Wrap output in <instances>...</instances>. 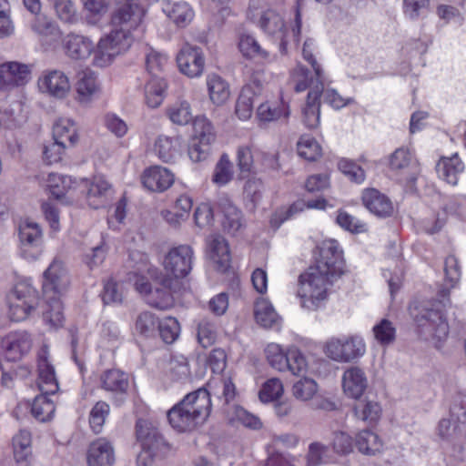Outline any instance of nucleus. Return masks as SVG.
Returning a JSON list of instances; mask_svg holds the SVG:
<instances>
[{"label":"nucleus","instance_id":"obj_1","mask_svg":"<svg viewBox=\"0 0 466 466\" xmlns=\"http://www.w3.org/2000/svg\"><path fill=\"white\" fill-rule=\"evenodd\" d=\"M344 272L342 250L335 239L324 240L319 256L299 278L298 296L302 308L316 310L328 299L334 281Z\"/></svg>","mask_w":466,"mask_h":466},{"label":"nucleus","instance_id":"obj_2","mask_svg":"<svg viewBox=\"0 0 466 466\" xmlns=\"http://www.w3.org/2000/svg\"><path fill=\"white\" fill-rule=\"evenodd\" d=\"M66 271L60 261L54 260L44 272L43 293L46 308L43 309L44 320L54 328L62 326L64 321L61 293L68 286Z\"/></svg>","mask_w":466,"mask_h":466},{"label":"nucleus","instance_id":"obj_3","mask_svg":"<svg viewBox=\"0 0 466 466\" xmlns=\"http://www.w3.org/2000/svg\"><path fill=\"white\" fill-rule=\"evenodd\" d=\"M416 332L435 348H441L449 336V324L443 311L435 303H425L410 308Z\"/></svg>","mask_w":466,"mask_h":466},{"label":"nucleus","instance_id":"obj_4","mask_svg":"<svg viewBox=\"0 0 466 466\" xmlns=\"http://www.w3.org/2000/svg\"><path fill=\"white\" fill-rule=\"evenodd\" d=\"M8 317L15 322L24 321L37 313L40 298L29 279L18 281L6 297Z\"/></svg>","mask_w":466,"mask_h":466},{"label":"nucleus","instance_id":"obj_5","mask_svg":"<svg viewBox=\"0 0 466 466\" xmlns=\"http://www.w3.org/2000/svg\"><path fill=\"white\" fill-rule=\"evenodd\" d=\"M146 11L138 3H127L117 7L112 14L110 33H116V37L121 36L129 38V46L131 47L135 39L143 33V19Z\"/></svg>","mask_w":466,"mask_h":466},{"label":"nucleus","instance_id":"obj_6","mask_svg":"<svg viewBox=\"0 0 466 466\" xmlns=\"http://www.w3.org/2000/svg\"><path fill=\"white\" fill-rule=\"evenodd\" d=\"M193 255L188 245L170 248L162 260V283L166 286L177 284L179 279L186 278L192 269Z\"/></svg>","mask_w":466,"mask_h":466},{"label":"nucleus","instance_id":"obj_7","mask_svg":"<svg viewBox=\"0 0 466 466\" xmlns=\"http://www.w3.org/2000/svg\"><path fill=\"white\" fill-rule=\"evenodd\" d=\"M437 433L440 438L453 445L466 442V396L454 400L451 407V418L440 420Z\"/></svg>","mask_w":466,"mask_h":466},{"label":"nucleus","instance_id":"obj_8","mask_svg":"<svg viewBox=\"0 0 466 466\" xmlns=\"http://www.w3.org/2000/svg\"><path fill=\"white\" fill-rule=\"evenodd\" d=\"M324 352L330 360L347 363L360 359L366 353L364 339L358 334L332 337L324 345Z\"/></svg>","mask_w":466,"mask_h":466},{"label":"nucleus","instance_id":"obj_9","mask_svg":"<svg viewBox=\"0 0 466 466\" xmlns=\"http://www.w3.org/2000/svg\"><path fill=\"white\" fill-rule=\"evenodd\" d=\"M248 17L268 35L276 36L280 40V47L287 45V29L284 18L273 9H262L258 1H251L248 10Z\"/></svg>","mask_w":466,"mask_h":466},{"label":"nucleus","instance_id":"obj_10","mask_svg":"<svg viewBox=\"0 0 466 466\" xmlns=\"http://www.w3.org/2000/svg\"><path fill=\"white\" fill-rule=\"evenodd\" d=\"M129 38L121 36L116 37V33H108L102 36L96 45L94 44L92 51V65L96 67L109 66L116 56L126 53L129 48Z\"/></svg>","mask_w":466,"mask_h":466},{"label":"nucleus","instance_id":"obj_11","mask_svg":"<svg viewBox=\"0 0 466 466\" xmlns=\"http://www.w3.org/2000/svg\"><path fill=\"white\" fill-rule=\"evenodd\" d=\"M38 91L56 99L66 98L71 90V83L66 73L57 69L44 70L36 81Z\"/></svg>","mask_w":466,"mask_h":466},{"label":"nucleus","instance_id":"obj_12","mask_svg":"<svg viewBox=\"0 0 466 466\" xmlns=\"http://www.w3.org/2000/svg\"><path fill=\"white\" fill-rule=\"evenodd\" d=\"M32 65L8 61L0 65V89L9 91L25 86L31 79Z\"/></svg>","mask_w":466,"mask_h":466},{"label":"nucleus","instance_id":"obj_13","mask_svg":"<svg viewBox=\"0 0 466 466\" xmlns=\"http://www.w3.org/2000/svg\"><path fill=\"white\" fill-rule=\"evenodd\" d=\"M167 417L171 427L180 432L191 431L208 420L201 412H195L184 406L181 400L167 411Z\"/></svg>","mask_w":466,"mask_h":466},{"label":"nucleus","instance_id":"obj_14","mask_svg":"<svg viewBox=\"0 0 466 466\" xmlns=\"http://www.w3.org/2000/svg\"><path fill=\"white\" fill-rule=\"evenodd\" d=\"M179 71L191 78L198 77L203 74L205 59L201 49L188 44L182 46L177 56Z\"/></svg>","mask_w":466,"mask_h":466},{"label":"nucleus","instance_id":"obj_15","mask_svg":"<svg viewBox=\"0 0 466 466\" xmlns=\"http://www.w3.org/2000/svg\"><path fill=\"white\" fill-rule=\"evenodd\" d=\"M390 167L399 175H405L410 183H414L420 172L418 160L404 147L397 148L390 155Z\"/></svg>","mask_w":466,"mask_h":466},{"label":"nucleus","instance_id":"obj_16","mask_svg":"<svg viewBox=\"0 0 466 466\" xmlns=\"http://www.w3.org/2000/svg\"><path fill=\"white\" fill-rule=\"evenodd\" d=\"M62 47L68 58L75 61H86L94 51V43L86 35L69 33L62 39Z\"/></svg>","mask_w":466,"mask_h":466},{"label":"nucleus","instance_id":"obj_17","mask_svg":"<svg viewBox=\"0 0 466 466\" xmlns=\"http://www.w3.org/2000/svg\"><path fill=\"white\" fill-rule=\"evenodd\" d=\"M37 367L39 390L46 394H56L59 387L54 366L49 361V351L46 346L42 347L38 353Z\"/></svg>","mask_w":466,"mask_h":466},{"label":"nucleus","instance_id":"obj_18","mask_svg":"<svg viewBox=\"0 0 466 466\" xmlns=\"http://www.w3.org/2000/svg\"><path fill=\"white\" fill-rule=\"evenodd\" d=\"M141 181L149 191L164 192L174 184L175 176L167 167L153 166L143 172Z\"/></svg>","mask_w":466,"mask_h":466},{"label":"nucleus","instance_id":"obj_19","mask_svg":"<svg viewBox=\"0 0 466 466\" xmlns=\"http://www.w3.org/2000/svg\"><path fill=\"white\" fill-rule=\"evenodd\" d=\"M136 437L141 449L159 451L166 446L165 441L158 430L150 421L146 420L140 419L137 421Z\"/></svg>","mask_w":466,"mask_h":466},{"label":"nucleus","instance_id":"obj_20","mask_svg":"<svg viewBox=\"0 0 466 466\" xmlns=\"http://www.w3.org/2000/svg\"><path fill=\"white\" fill-rule=\"evenodd\" d=\"M261 91L262 85L258 80H253L241 89L235 109V113L240 120H248L251 117L254 100L260 96Z\"/></svg>","mask_w":466,"mask_h":466},{"label":"nucleus","instance_id":"obj_21","mask_svg":"<svg viewBox=\"0 0 466 466\" xmlns=\"http://www.w3.org/2000/svg\"><path fill=\"white\" fill-rule=\"evenodd\" d=\"M88 466H113L114 448L106 439L99 438L89 445L86 456Z\"/></svg>","mask_w":466,"mask_h":466},{"label":"nucleus","instance_id":"obj_22","mask_svg":"<svg viewBox=\"0 0 466 466\" xmlns=\"http://www.w3.org/2000/svg\"><path fill=\"white\" fill-rule=\"evenodd\" d=\"M77 100L82 104L91 102L101 91L97 75L86 69L82 71L76 82Z\"/></svg>","mask_w":466,"mask_h":466},{"label":"nucleus","instance_id":"obj_23","mask_svg":"<svg viewBox=\"0 0 466 466\" xmlns=\"http://www.w3.org/2000/svg\"><path fill=\"white\" fill-rule=\"evenodd\" d=\"M4 346L6 358L16 361L29 352L32 340L28 333L25 331L12 332L5 337Z\"/></svg>","mask_w":466,"mask_h":466},{"label":"nucleus","instance_id":"obj_24","mask_svg":"<svg viewBox=\"0 0 466 466\" xmlns=\"http://www.w3.org/2000/svg\"><path fill=\"white\" fill-rule=\"evenodd\" d=\"M368 386L364 371L358 367L347 369L342 376V388L345 394L352 399L361 397Z\"/></svg>","mask_w":466,"mask_h":466},{"label":"nucleus","instance_id":"obj_25","mask_svg":"<svg viewBox=\"0 0 466 466\" xmlns=\"http://www.w3.org/2000/svg\"><path fill=\"white\" fill-rule=\"evenodd\" d=\"M323 92V83L315 84L307 96L306 106L302 109L303 123L309 128H315L319 124L320 95Z\"/></svg>","mask_w":466,"mask_h":466},{"label":"nucleus","instance_id":"obj_26","mask_svg":"<svg viewBox=\"0 0 466 466\" xmlns=\"http://www.w3.org/2000/svg\"><path fill=\"white\" fill-rule=\"evenodd\" d=\"M218 205L223 214L222 227L224 230L235 235L245 226L241 211L227 198H220Z\"/></svg>","mask_w":466,"mask_h":466},{"label":"nucleus","instance_id":"obj_27","mask_svg":"<svg viewBox=\"0 0 466 466\" xmlns=\"http://www.w3.org/2000/svg\"><path fill=\"white\" fill-rule=\"evenodd\" d=\"M83 187L86 188V200L93 208L102 207L110 192L109 183L101 176H96L91 181H82Z\"/></svg>","mask_w":466,"mask_h":466},{"label":"nucleus","instance_id":"obj_28","mask_svg":"<svg viewBox=\"0 0 466 466\" xmlns=\"http://www.w3.org/2000/svg\"><path fill=\"white\" fill-rule=\"evenodd\" d=\"M362 201L364 206L378 217H389L393 211L390 198L375 188L366 189L362 194Z\"/></svg>","mask_w":466,"mask_h":466},{"label":"nucleus","instance_id":"obj_29","mask_svg":"<svg viewBox=\"0 0 466 466\" xmlns=\"http://www.w3.org/2000/svg\"><path fill=\"white\" fill-rule=\"evenodd\" d=\"M206 85L212 104L221 106L228 102L230 97V86L223 77L218 74H208Z\"/></svg>","mask_w":466,"mask_h":466},{"label":"nucleus","instance_id":"obj_30","mask_svg":"<svg viewBox=\"0 0 466 466\" xmlns=\"http://www.w3.org/2000/svg\"><path fill=\"white\" fill-rule=\"evenodd\" d=\"M439 177L448 184L455 186L459 181V176L464 170V164L457 154L451 157H441L436 166Z\"/></svg>","mask_w":466,"mask_h":466},{"label":"nucleus","instance_id":"obj_31","mask_svg":"<svg viewBox=\"0 0 466 466\" xmlns=\"http://www.w3.org/2000/svg\"><path fill=\"white\" fill-rule=\"evenodd\" d=\"M353 412L356 419L368 425H375L382 415V408L375 400L365 398L354 405Z\"/></svg>","mask_w":466,"mask_h":466},{"label":"nucleus","instance_id":"obj_32","mask_svg":"<svg viewBox=\"0 0 466 466\" xmlns=\"http://www.w3.org/2000/svg\"><path fill=\"white\" fill-rule=\"evenodd\" d=\"M181 150V138L179 137H167L160 135L155 141L154 151L163 162H172Z\"/></svg>","mask_w":466,"mask_h":466},{"label":"nucleus","instance_id":"obj_33","mask_svg":"<svg viewBox=\"0 0 466 466\" xmlns=\"http://www.w3.org/2000/svg\"><path fill=\"white\" fill-rule=\"evenodd\" d=\"M76 181L68 176H61L55 173L48 174L46 186L50 193L57 199L64 197L73 198V191Z\"/></svg>","mask_w":466,"mask_h":466},{"label":"nucleus","instance_id":"obj_34","mask_svg":"<svg viewBox=\"0 0 466 466\" xmlns=\"http://www.w3.org/2000/svg\"><path fill=\"white\" fill-rule=\"evenodd\" d=\"M143 273H147L151 278H156L157 279L158 278L157 277V268L150 265L147 256L145 255H142L141 262L137 266V271L129 273V280L134 281L136 289L147 298L152 289L147 279L142 275Z\"/></svg>","mask_w":466,"mask_h":466},{"label":"nucleus","instance_id":"obj_35","mask_svg":"<svg viewBox=\"0 0 466 466\" xmlns=\"http://www.w3.org/2000/svg\"><path fill=\"white\" fill-rule=\"evenodd\" d=\"M210 259L218 265V269L226 270L230 263V252L226 239L219 235L211 236L208 241Z\"/></svg>","mask_w":466,"mask_h":466},{"label":"nucleus","instance_id":"obj_36","mask_svg":"<svg viewBox=\"0 0 466 466\" xmlns=\"http://www.w3.org/2000/svg\"><path fill=\"white\" fill-rule=\"evenodd\" d=\"M355 445L361 454L368 456H375L383 450L381 438L370 430H362L356 434Z\"/></svg>","mask_w":466,"mask_h":466},{"label":"nucleus","instance_id":"obj_37","mask_svg":"<svg viewBox=\"0 0 466 466\" xmlns=\"http://www.w3.org/2000/svg\"><path fill=\"white\" fill-rule=\"evenodd\" d=\"M254 316L257 323L264 328H279L281 322V319L272 304L263 298L256 301Z\"/></svg>","mask_w":466,"mask_h":466},{"label":"nucleus","instance_id":"obj_38","mask_svg":"<svg viewBox=\"0 0 466 466\" xmlns=\"http://www.w3.org/2000/svg\"><path fill=\"white\" fill-rule=\"evenodd\" d=\"M54 140L62 142L66 147L74 146L78 140L75 121L67 117L58 118L53 127Z\"/></svg>","mask_w":466,"mask_h":466},{"label":"nucleus","instance_id":"obj_39","mask_svg":"<svg viewBox=\"0 0 466 466\" xmlns=\"http://www.w3.org/2000/svg\"><path fill=\"white\" fill-rule=\"evenodd\" d=\"M157 282L161 288H155L149 291L146 298L147 303L158 309H167L174 304L172 290L177 284L164 285L162 276L157 278Z\"/></svg>","mask_w":466,"mask_h":466},{"label":"nucleus","instance_id":"obj_40","mask_svg":"<svg viewBox=\"0 0 466 466\" xmlns=\"http://www.w3.org/2000/svg\"><path fill=\"white\" fill-rule=\"evenodd\" d=\"M285 371L294 376H306L313 372L305 354L295 345L288 347Z\"/></svg>","mask_w":466,"mask_h":466},{"label":"nucleus","instance_id":"obj_41","mask_svg":"<svg viewBox=\"0 0 466 466\" xmlns=\"http://www.w3.org/2000/svg\"><path fill=\"white\" fill-rule=\"evenodd\" d=\"M181 401H183L184 406L186 405L195 412H201V415L206 419L210 415L212 408L210 393L204 388L188 393Z\"/></svg>","mask_w":466,"mask_h":466},{"label":"nucleus","instance_id":"obj_42","mask_svg":"<svg viewBox=\"0 0 466 466\" xmlns=\"http://www.w3.org/2000/svg\"><path fill=\"white\" fill-rule=\"evenodd\" d=\"M167 87V82L163 77L151 76L145 86L147 105L151 108L158 107L165 98Z\"/></svg>","mask_w":466,"mask_h":466},{"label":"nucleus","instance_id":"obj_43","mask_svg":"<svg viewBox=\"0 0 466 466\" xmlns=\"http://www.w3.org/2000/svg\"><path fill=\"white\" fill-rule=\"evenodd\" d=\"M163 11L178 26L187 25L194 16L193 10L185 2H165Z\"/></svg>","mask_w":466,"mask_h":466},{"label":"nucleus","instance_id":"obj_44","mask_svg":"<svg viewBox=\"0 0 466 466\" xmlns=\"http://www.w3.org/2000/svg\"><path fill=\"white\" fill-rule=\"evenodd\" d=\"M257 116L262 122L287 119L289 116V107L283 101L279 103H263L258 107Z\"/></svg>","mask_w":466,"mask_h":466},{"label":"nucleus","instance_id":"obj_45","mask_svg":"<svg viewBox=\"0 0 466 466\" xmlns=\"http://www.w3.org/2000/svg\"><path fill=\"white\" fill-rule=\"evenodd\" d=\"M102 388L107 391L124 393L128 389L127 375L119 370H109L101 376Z\"/></svg>","mask_w":466,"mask_h":466},{"label":"nucleus","instance_id":"obj_46","mask_svg":"<svg viewBox=\"0 0 466 466\" xmlns=\"http://www.w3.org/2000/svg\"><path fill=\"white\" fill-rule=\"evenodd\" d=\"M158 317L150 311L140 312L135 320V330L145 338H154L157 334Z\"/></svg>","mask_w":466,"mask_h":466},{"label":"nucleus","instance_id":"obj_47","mask_svg":"<svg viewBox=\"0 0 466 466\" xmlns=\"http://www.w3.org/2000/svg\"><path fill=\"white\" fill-rule=\"evenodd\" d=\"M238 48L242 55L248 58L267 60L268 52L261 47L253 35L242 34L239 36Z\"/></svg>","mask_w":466,"mask_h":466},{"label":"nucleus","instance_id":"obj_48","mask_svg":"<svg viewBox=\"0 0 466 466\" xmlns=\"http://www.w3.org/2000/svg\"><path fill=\"white\" fill-rule=\"evenodd\" d=\"M51 394L41 392L34 399L31 406L32 415L39 421L49 420L56 410L54 401L49 398Z\"/></svg>","mask_w":466,"mask_h":466},{"label":"nucleus","instance_id":"obj_49","mask_svg":"<svg viewBox=\"0 0 466 466\" xmlns=\"http://www.w3.org/2000/svg\"><path fill=\"white\" fill-rule=\"evenodd\" d=\"M57 18L68 25L76 24L79 20L77 8L72 0H50Z\"/></svg>","mask_w":466,"mask_h":466},{"label":"nucleus","instance_id":"obj_50","mask_svg":"<svg viewBox=\"0 0 466 466\" xmlns=\"http://www.w3.org/2000/svg\"><path fill=\"white\" fill-rule=\"evenodd\" d=\"M329 446L336 455L347 456L353 451L354 442L348 432L335 431L331 434Z\"/></svg>","mask_w":466,"mask_h":466},{"label":"nucleus","instance_id":"obj_51","mask_svg":"<svg viewBox=\"0 0 466 466\" xmlns=\"http://www.w3.org/2000/svg\"><path fill=\"white\" fill-rule=\"evenodd\" d=\"M208 386L218 398L224 400L225 403L230 402L236 396V387L230 377L221 376L213 378L209 381Z\"/></svg>","mask_w":466,"mask_h":466},{"label":"nucleus","instance_id":"obj_52","mask_svg":"<svg viewBox=\"0 0 466 466\" xmlns=\"http://www.w3.org/2000/svg\"><path fill=\"white\" fill-rule=\"evenodd\" d=\"M19 238L23 244L37 246L42 239V229L36 222L25 219L19 226Z\"/></svg>","mask_w":466,"mask_h":466},{"label":"nucleus","instance_id":"obj_53","mask_svg":"<svg viewBox=\"0 0 466 466\" xmlns=\"http://www.w3.org/2000/svg\"><path fill=\"white\" fill-rule=\"evenodd\" d=\"M372 332L376 341L383 347L392 344L396 339V328L387 319H380L373 327Z\"/></svg>","mask_w":466,"mask_h":466},{"label":"nucleus","instance_id":"obj_54","mask_svg":"<svg viewBox=\"0 0 466 466\" xmlns=\"http://www.w3.org/2000/svg\"><path fill=\"white\" fill-rule=\"evenodd\" d=\"M193 139L200 144L209 146L215 140V133L211 122L205 116H197L193 122Z\"/></svg>","mask_w":466,"mask_h":466},{"label":"nucleus","instance_id":"obj_55","mask_svg":"<svg viewBox=\"0 0 466 466\" xmlns=\"http://www.w3.org/2000/svg\"><path fill=\"white\" fill-rule=\"evenodd\" d=\"M265 355L268 364L275 370L285 372L288 348L285 350L278 343H269L265 348Z\"/></svg>","mask_w":466,"mask_h":466},{"label":"nucleus","instance_id":"obj_56","mask_svg":"<svg viewBox=\"0 0 466 466\" xmlns=\"http://www.w3.org/2000/svg\"><path fill=\"white\" fill-rule=\"evenodd\" d=\"M167 116L170 121L176 125L184 126L192 119L190 104L186 100H180L167 108Z\"/></svg>","mask_w":466,"mask_h":466},{"label":"nucleus","instance_id":"obj_57","mask_svg":"<svg viewBox=\"0 0 466 466\" xmlns=\"http://www.w3.org/2000/svg\"><path fill=\"white\" fill-rule=\"evenodd\" d=\"M297 149L299 155L309 161H314L321 155L319 144L309 135H304L299 138Z\"/></svg>","mask_w":466,"mask_h":466},{"label":"nucleus","instance_id":"obj_58","mask_svg":"<svg viewBox=\"0 0 466 466\" xmlns=\"http://www.w3.org/2000/svg\"><path fill=\"white\" fill-rule=\"evenodd\" d=\"M232 177L233 165L230 162L228 156L223 154L215 167L212 181L221 187L228 184Z\"/></svg>","mask_w":466,"mask_h":466},{"label":"nucleus","instance_id":"obj_59","mask_svg":"<svg viewBox=\"0 0 466 466\" xmlns=\"http://www.w3.org/2000/svg\"><path fill=\"white\" fill-rule=\"evenodd\" d=\"M157 333L166 343H173L179 336L180 326L173 317H167L159 321Z\"/></svg>","mask_w":466,"mask_h":466},{"label":"nucleus","instance_id":"obj_60","mask_svg":"<svg viewBox=\"0 0 466 466\" xmlns=\"http://www.w3.org/2000/svg\"><path fill=\"white\" fill-rule=\"evenodd\" d=\"M331 461L328 454V447L319 442H312L309 446L307 466H320Z\"/></svg>","mask_w":466,"mask_h":466},{"label":"nucleus","instance_id":"obj_61","mask_svg":"<svg viewBox=\"0 0 466 466\" xmlns=\"http://www.w3.org/2000/svg\"><path fill=\"white\" fill-rule=\"evenodd\" d=\"M304 378L294 383L292 387L293 396L300 400H309L313 398L318 390V385L312 379Z\"/></svg>","mask_w":466,"mask_h":466},{"label":"nucleus","instance_id":"obj_62","mask_svg":"<svg viewBox=\"0 0 466 466\" xmlns=\"http://www.w3.org/2000/svg\"><path fill=\"white\" fill-rule=\"evenodd\" d=\"M283 384L280 380H268L259 390L258 396L262 402H270L279 399L283 393Z\"/></svg>","mask_w":466,"mask_h":466},{"label":"nucleus","instance_id":"obj_63","mask_svg":"<svg viewBox=\"0 0 466 466\" xmlns=\"http://www.w3.org/2000/svg\"><path fill=\"white\" fill-rule=\"evenodd\" d=\"M109 413V405L105 401H98L90 411L89 423L95 433H99Z\"/></svg>","mask_w":466,"mask_h":466},{"label":"nucleus","instance_id":"obj_64","mask_svg":"<svg viewBox=\"0 0 466 466\" xmlns=\"http://www.w3.org/2000/svg\"><path fill=\"white\" fill-rule=\"evenodd\" d=\"M33 31L41 36H57L59 35L58 26L52 22L50 19L44 15H36L34 21L31 24Z\"/></svg>","mask_w":466,"mask_h":466}]
</instances>
